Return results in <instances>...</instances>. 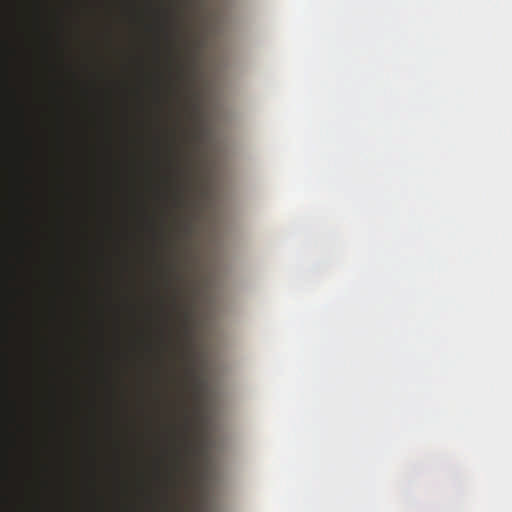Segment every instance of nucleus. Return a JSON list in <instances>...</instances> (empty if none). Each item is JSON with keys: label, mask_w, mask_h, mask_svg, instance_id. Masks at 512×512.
Here are the masks:
<instances>
[{"label": "nucleus", "mask_w": 512, "mask_h": 512, "mask_svg": "<svg viewBox=\"0 0 512 512\" xmlns=\"http://www.w3.org/2000/svg\"><path fill=\"white\" fill-rule=\"evenodd\" d=\"M177 200H178V202H179V203H181V202H182V196H181L180 194H178V196H177Z\"/></svg>", "instance_id": "f257e3e1"}]
</instances>
